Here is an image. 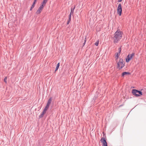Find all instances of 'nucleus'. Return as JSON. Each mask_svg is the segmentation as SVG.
<instances>
[{
	"instance_id": "nucleus-1",
	"label": "nucleus",
	"mask_w": 146,
	"mask_h": 146,
	"mask_svg": "<svg viewBox=\"0 0 146 146\" xmlns=\"http://www.w3.org/2000/svg\"><path fill=\"white\" fill-rule=\"evenodd\" d=\"M121 32L119 30H117L114 34L113 37L114 43H117L118 42L122 37Z\"/></svg>"
},
{
	"instance_id": "nucleus-2",
	"label": "nucleus",
	"mask_w": 146,
	"mask_h": 146,
	"mask_svg": "<svg viewBox=\"0 0 146 146\" xmlns=\"http://www.w3.org/2000/svg\"><path fill=\"white\" fill-rule=\"evenodd\" d=\"M125 62L121 58H120L119 61L117 62V68L119 69L122 68L125 66Z\"/></svg>"
},
{
	"instance_id": "nucleus-3",
	"label": "nucleus",
	"mask_w": 146,
	"mask_h": 146,
	"mask_svg": "<svg viewBox=\"0 0 146 146\" xmlns=\"http://www.w3.org/2000/svg\"><path fill=\"white\" fill-rule=\"evenodd\" d=\"M132 93L133 94L137 97H138L142 95V92L140 91L133 89L132 90Z\"/></svg>"
},
{
	"instance_id": "nucleus-4",
	"label": "nucleus",
	"mask_w": 146,
	"mask_h": 146,
	"mask_svg": "<svg viewBox=\"0 0 146 146\" xmlns=\"http://www.w3.org/2000/svg\"><path fill=\"white\" fill-rule=\"evenodd\" d=\"M46 4V3H43V1L42 2L40 7H39L36 12V13L37 14H39L40 13L41 11L43 9L44 7Z\"/></svg>"
},
{
	"instance_id": "nucleus-5",
	"label": "nucleus",
	"mask_w": 146,
	"mask_h": 146,
	"mask_svg": "<svg viewBox=\"0 0 146 146\" xmlns=\"http://www.w3.org/2000/svg\"><path fill=\"white\" fill-rule=\"evenodd\" d=\"M122 12V9L121 4V3H119L117 8V13L119 16H121V15Z\"/></svg>"
},
{
	"instance_id": "nucleus-6",
	"label": "nucleus",
	"mask_w": 146,
	"mask_h": 146,
	"mask_svg": "<svg viewBox=\"0 0 146 146\" xmlns=\"http://www.w3.org/2000/svg\"><path fill=\"white\" fill-rule=\"evenodd\" d=\"M135 54L134 53H132L130 54H128L125 58L126 61L127 62H128L131 60Z\"/></svg>"
},
{
	"instance_id": "nucleus-7",
	"label": "nucleus",
	"mask_w": 146,
	"mask_h": 146,
	"mask_svg": "<svg viewBox=\"0 0 146 146\" xmlns=\"http://www.w3.org/2000/svg\"><path fill=\"white\" fill-rule=\"evenodd\" d=\"M100 141L103 143V146H108L105 138L102 137Z\"/></svg>"
},
{
	"instance_id": "nucleus-8",
	"label": "nucleus",
	"mask_w": 146,
	"mask_h": 146,
	"mask_svg": "<svg viewBox=\"0 0 146 146\" xmlns=\"http://www.w3.org/2000/svg\"><path fill=\"white\" fill-rule=\"evenodd\" d=\"M131 73H130L128 72H123L122 73L121 76H124L125 75H130V74Z\"/></svg>"
},
{
	"instance_id": "nucleus-9",
	"label": "nucleus",
	"mask_w": 146,
	"mask_h": 146,
	"mask_svg": "<svg viewBox=\"0 0 146 146\" xmlns=\"http://www.w3.org/2000/svg\"><path fill=\"white\" fill-rule=\"evenodd\" d=\"M51 101H52V98H50L48 99L46 105H48L49 106H50V105L51 103Z\"/></svg>"
},
{
	"instance_id": "nucleus-10",
	"label": "nucleus",
	"mask_w": 146,
	"mask_h": 146,
	"mask_svg": "<svg viewBox=\"0 0 146 146\" xmlns=\"http://www.w3.org/2000/svg\"><path fill=\"white\" fill-rule=\"evenodd\" d=\"M45 113H46V112H44V111H43L42 113L39 116V118H42L43 117L44 114H45Z\"/></svg>"
},
{
	"instance_id": "nucleus-11",
	"label": "nucleus",
	"mask_w": 146,
	"mask_h": 146,
	"mask_svg": "<svg viewBox=\"0 0 146 146\" xmlns=\"http://www.w3.org/2000/svg\"><path fill=\"white\" fill-rule=\"evenodd\" d=\"M75 6L73 7H72L71 9L70 13L71 14H73L74 10L75 8Z\"/></svg>"
},
{
	"instance_id": "nucleus-12",
	"label": "nucleus",
	"mask_w": 146,
	"mask_h": 146,
	"mask_svg": "<svg viewBox=\"0 0 146 146\" xmlns=\"http://www.w3.org/2000/svg\"><path fill=\"white\" fill-rule=\"evenodd\" d=\"M59 66H60V63L59 62L57 64V65L56 66V69H55V72L58 70Z\"/></svg>"
},
{
	"instance_id": "nucleus-13",
	"label": "nucleus",
	"mask_w": 146,
	"mask_h": 146,
	"mask_svg": "<svg viewBox=\"0 0 146 146\" xmlns=\"http://www.w3.org/2000/svg\"><path fill=\"white\" fill-rule=\"evenodd\" d=\"M119 55L120 54H116V55L115 56V59L116 60H117L118 59L119 56Z\"/></svg>"
},
{
	"instance_id": "nucleus-14",
	"label": "nucleus",
	"mask_w": 146,
	"mask_h": 146,
	"mask_svg": "<svg viewBox=\"0 0 146 146\" xmlns=\"http://www.w3.org/2000/svg\"><path fill=\"white\" fill-rule=\"evenodd\" d=\"M36 0H34V2H33V4L32 5V7H34L35 6V4H36Z\"/></svg>"
},
{
	"instance_id": "nucleus-15",
	"label": "nucleus",
	"mask_w": 146,
	"mask_h": 146,
	"mask_svg": "<svg viewBox=\"0 0 146 146\" xmlns=\"http://www.w3.org/2000/svg\"><path fill=\"white\" fill-rule=\"evenodd\" d=\"M118 50H119L118 52V53H117L118 54H119L120 55L121 52V47L118 48Z\"/></svg>"
},
{
	"instance_id": "nucleus-16",
	"label": "nucleus",
	"mask_w": 146,
	"mask_h": 146,
	"mask_svg": "<svg viewBox=\"0 0 146 146\" xmlns=\"http://www.w3.org/2000/svg\"><path fill=\"white\" fill-rule=\"evenodd\" d=\"M7 77H5L4 80V82L6 83H7Z\"/></svg>"
},
{
	"instance_id": "nucleus-17",
	"label": "nucleus",
	"mask_w": 146,
	"mask_h": 146,
	"mask_svg": "<svg viewBox=\"0 0 146 146\" xmlns=\"http://www.w3.org/2000/svg\"><path fill=\"white\" fill-rule=\"evenodd\" d=\"M86 37L85 38L84 42L83 43V46H84L85 44V43H86Z\"/></svg>"
},
{
	"instance_id": "nucleus-18",
	"label": "nucleus",
	"mask_w": 146,
	"mask_h": 146,
	"mask_svg": "<svg viewBox=\"0 0 146 146\" xmlns=\"http://www.w3.org/2000/svg\"><path fill=\"white\" fill-rule=\"evenodd\" d=\"M48 0H43V3H46Z\"/></svg>"
},
{
	"instance_id": "nucleus-19",
	"label": "nucleus",
	"mask_w": 146,
	"mask_h": 146,
	"mask_svg": "<svg viewBox=\"0 0 146 146\" xmlns=\"http://www.w3.org/2000/svg\"><path fill=\"white\" fill-rule=\"evenodd\" d=\"M72 15H73V14H71V13H70V15H69V19H71Z\"/></svg>"
},
{
	"instance_id": "nucleus-20",
	"label": "nucleus",
	"mask_w": 146,
	"mask_h": 146,
	"mask_svg": "<svg viewBox=\"0 0 146 146\" xmlns=\"http://www.w3.org/2000/svg\"><path fill=\"white\" fill-rule=\"evenodd\" d=\"M98 43H99V41H97L95 43V45H96V46H98Z\"/></svg>"
},
{
	"instance_id": "nucleus-21",
	"label": "nucleus",
	"mask_w": 146,
	"mask_h": 146,
	"mask_svg": "<svg viewBox=\"0 0 146 146\" xmlns=\"http://www.w3.org/2000/svg\"><path fill=\"white\" fill-rule=\"evenodd\" d=\"M49 107V106L46 105V106L45 107V108L48 110V108Z\"/></svg>"
},
{
	"instance_id": "nucleus-22",
	"label": "nucleus",
	"mask_w": 146,
	"mask_h": 146,
	"mask_svg": "<svg viewBox=\"0 0 146 146\" xmlns=\"http://www.w3.org/2000/svg\"><path fill=\"white\" fill-rule=\"evenodd\" d=\"M71 21V19H68V22H67V25H68L69 24L70 22Z\"/></svg>"
},
{
	"instance_id": "nucleus-23",
	"label": "nucleus",
	"mask_w": 146,
	"mask_h": 146,
	"mask_svg": "<svg viewBox=\"0 0 146 146\" xmlns=\"http://www.w3.org/2000/svg\"><path fill=\"white\" fill-rule=\"evenodd\" d=\"M47 110V109L44 108L43 110V111L46 112V111Z\"/></svg>"
},
{
	"instance_id": "nucleus-24",
	"label": "nucleus",
	"mask_w": 146,
	"mask_h": 146,
	"mask_svg": "<svg viewBox=\"0 0 146 146\" xmlns=\"http://www.w3.org/2000/svg\"><path fill=\"white\" fill-rule=\"evenodd\" d=\"M34 7H32V6H31V8H30V11H31L32 9Z\"/></svg>"
},
{
	"instance_id": "nucleus-25",
	"label": "nucleus",
	"mask_w": 146,
	"mask_h": 146,
	"mask_svg": "<svg viewBox=\"0 0 146 146\" xmlns=\"http://www.w3.org/2000/svg\"><path fill=\"white\" fill-rule=\"evenodd\" d=\"M122 0H118L117 2H118L119 3V2H121L122 1Z\"/></svg>"
},
{
	"instance_id": "nucleus-26",
	"label": "nucleus",
	"mask_w": 146,
	"mask_h": 146,
	"mask_svg": "<svg viewBox=\"0 0 146 146\" xmlns=\"http://www.w3.org/2000/svg\"><path fill=\"white\" fill-rule=\"evenodd\" d=\"M121 66V64H120V66Z\"/></svg>"
},
{
	"instance_id": "nucleus-27",
	"label": "nucleus",
	"mask_w": 146,
	"mask_h": 146,
	"mask_svg": "<svg viewBox=\"0 0 146 146\" xmlns=\"http://www.w3.org/2000/svg\"><path fill=\"white\" fill-rule=\"evenodd\" d=\"M37 0H36V1Z\"/></svg>"
}]
</instances>
